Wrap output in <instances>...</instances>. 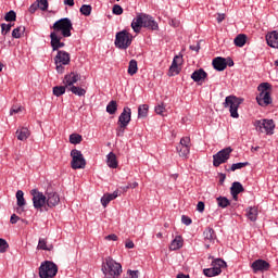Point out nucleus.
Returning <instances> with one entry per match:
<instances>
[{"label":"nucleus","mask_w":278,"mask_h":278,"mask_svg":"<svg viewBox=\"0 0 278 278\" xmlns=\"http://www.w3.org/2000/svg\"><path fill=\"white\" fill-rule=\"evenodd\" d=\"M51 29H53L52 33H55L56 36L61 31V36L63 38H71L72 36L71 31H73V22H71V18L68 17H63L56 21L51 27Z\"/></svg>","instance_id":"obj_4"},{"label":"nucleus","mask_w":278,"mask_h":278,"mask_svg":"<svg viewBox=\"0 0 278 278\" xmlns=\"http://www.w3.org/2000/svg\"><path fill=\"white\" fill-rule=\"evenodd\" d=\"M102 273L106 278H118L123 273V266L116 263L114 258L108 256L102 263Z\"/></svg>","instance_id":"obj_3"},{"label":"nucleus","mask_w":278,"mask_h":278,"mask_svg":"<svg viewBox=\"0 0 278 278\" xmlns=\"http://www.w3.org/2000/svg\"><path fill=\"white\" fill-rule=\"evenodd\" d=\"M184 247V238L181 236H177L170 243L169 249L170 251H178V249H181Z\"/></svg>","instance_id":"obj_28"},{"label":"nucleus","mask_w":278,"mask_h":278,"mask_svg":"<svg viewBox=\"0 0 278 278\" xmlns=\"http://www.w3.org/2000/svg\"><path fill=\"white\" fill-rule=\"evenodd\" d=\"M66 85L64 86H55L52 89V92L54 94V97H62V94H64L66 92Z\"/></svg>","instance_id":"obj_37"},{"label":"nucleus","mask_w":278,"mask_h":278,"mask_svg":"<svg viewBox=\"0 0 278 278\" xmlns=\"http://www.w3.org/2000/svg\"><path fill=\"white\" fill-rule=\"evenodd\" d=\"M50 45L52 47V51H59L63 47H65V43L62 42V37L58 36L55 33L50 34Z\"/></svg>","instance_id":"obj_18"},{"label":"nucleus","mask_w":278,"mask_h":278,"mask_svg":"<svg viewBox=\"0 0 278 278\" xmlns=\"http://www.w3.org/2000/svg\"><path fill=\"white\" fill-rule=\"evenodd\" d=\"M236 47H243L244 45H247V35L244 34H240L238 35L235 40H233Z\"/></svg>","instance_id":"obj_33"},{"label":"nucleus","mask_w":278,"mask_h":278,"mask_svg":"<svg viewBox=\"0 0 278 278\" xmlns=\"http://www.w3.org/2000/svg\"><path fill=\"white\" fill-rule=\"evenodd\" d=\"M25 34V26H20L13 29L12 38H21Z\"/></svg>","instance_id":"obj_40"},{"label":"nucleus","mask_w":278,"mask_h":278,"mask_svg":"<svg viewBox=\"0 0 278 278\" xmlns=\"http://www.w3.org/2000/svg\"><path fill=\"white\" fill-rule=\"evenodd\" d=\"M15 136L17 140L25 142V140H27V138L31 136V132H29V129L27 127H21L16 130Z\"/></svg>","instance_id":"obj_23"},{"label":"nucleus","mask_w":278,"mask_h":278,"mask_svg":"<svg viewBox=\"0 0 278 278\" xmlns=\"http://www.w3.org/2000/svg\"><path fill=\"white\" fill-rule=\"evenodd\" d=\"M154 111L156 112V114H159L160 116H164V112H166V106H164V103H161L159 105L155 106Z\"/></svg>","instance_id":"obj_48"},{"label":"nucleus","mask_w":278,"mask_h":278,"mask_svg":"<svg viewBox=\"0 0 278 278\" xmlns=\"http://www.w3.org/2000/svg\"><path fill=\"white\" fill-rule=\"evenodd\" d=\"M149 114V104H141L138 108V117L139 118H147Z\"/></svg>","instance_id":"obj_32"},{"label":"nucleus","mask_w":278,"mask_h":278,"mask_svg":"<svg viewBox=\"0 0 278 278\" xmlns=\"http://www.w3.org/2000/svg\"><path fill=\"white\" fill-rule=\"evenodd\" d=\"M8 247H10L8 244V241H5V239L0 238V253H5L8 251Z\"/></svg>","instance_id":"obj_49"},{"label":"nucleus","mask_w":278,"mask_h":278,"mask_svg":"<svg viewBox=\"0 0 278 278\" xmlns=\"http://www.w3.org/2000/svg\"><path fill=\"white\" fill-rule=\"evenodd\" d=\"M191 79H193V81L199 83V81H205V79H207V73L205 70L200 68V70H195L192 74H191Z\"/></svg>","instance_id":"obj_22"},{"label":"nucleus","mask_w":278,"mask_h":278,"mask_svg":"<svg viewBox=\"0 0 278 278\" xmlns=\"http://www.w3.org/2000/svg\"><path fill=\"white\" fill-rule=\"evenodd\" d=\"M138 73V61L131 60L128 66V75H136Z\"/></svg>","instance_id":"obj_36"},{"label":"nucleus","mask_w":278,"mask_h":278,"mask_svg":"<svg viewBox=\"0 0 278 278\" xmlns=\"http://www.w3.org/2000/svg\"><path fill=\"white\" fill-rule=\"evenodd\" d=\"M18 220H21V217H18V215H16V214H13L10 218L11 225H16L18 223Z\"/></svg>","instance_id":"obj_54"},{"label":"nucleus","mask_w":278,"mask_h":278,"mask_svg":"<svg viewBox=\"0 0 278 278\" xmlns=\"http://www.w3.org/2000/svg\"><path fill=\"white\" fill-rule=\"evenodd\" d=\"M224 18H225V14H217V17H216L217 23H223Z\"/></svg>","instance_id":"obj_62"},{"label":"nucleus","mask_w":278,"mask_h":278,"mask_svg":"<svg viewBox=\"0 0 278 278\" xmlns=\"http://www.w3.org/2000/svg\"><path fill=\"white\" fill-rule=\"evenodd\" d=\"M220 273H223V270L214 267L203 269V275H205V277H216L220 275Z\"/></svg>","instance_id":"obj_30"},{"label":"nucleus","mask_w":278,"mask_h":278,"mask_svg":"<svg viewBox=\"0 0 278 278\" xmlns=\"http://www.w3.org/2000/svg\"><path fill=\"white\" fill-rule=\"evenodd\" d=\"M247 216L249 220H251L252 223H255L257 220V207L255 206L249 207L247 210Z\"/></svg>","instance_id":"obj_29"},{"label":"nucleus","mask_w":278,"mask_h":278,"mask_svg":"<svg viewBox=\"0 0 278 278\" xmlns=\"http://www.w3.org/2000/svg\"><path fill=\"white\" fill-rule=\"evenodd\" d=\"M197 210H198V212H204L205 211V203L198 202Z\"/></svg>","instance_id":"obj_58"},{"label":"nucleus","mask_w":278,"mask_h":278,"mask_svg":"<svg viewBox=\"0 0 278 278\" xmlns=\"http://www.w3.org/2000/svg\"><path fill=\"white\" fill-rule=\"evenodd\" d=\"M129 123H131V109L125 106L117 121L116 136L118 138L125 136V129H127Z\"/></svg>","instance_id":"obj_5"},{"label":"nucleus","mask_w":278,"mask_h":278,"mask_svg":"<svg viewBox=\"0 0 278 278\" xmlns=\"http://www.w3.org/2000/svg\"><path fill=\"white\" fill-rule=\"evenodd\" d=\"M113 14H116V16H121V14H123V7L115 4L113 7Z\"/></svg>","instance_id":"obj_51"},{"label":"nucleus","mask_w":278,"mask_h":278,"mask_svg":"<svg viewBox=\"0 0 278 278\" xmlns=\"http://www.w3.org/2000/svg\"><path fill=\"white\" fill-rule=\"evenodd\" d=\"M134 40V36L129 34L126 29L116 33L114 45L116 49H121L123 51L129 49L131 47V42Z\"/></svg>","instance_id":"obj_6"},{"label":"nucleus","mask_w":278,"mask_h":278,"mask_svg":"<svg viewBox=\"0 0 278 278\" xmlns=\"http://www.w3.org/2000/svg\"><path fill=\"white\" fill-rule=\"evenodd\" d=\"M213 68H215V71H225V68H227V59L223 58V56H217L213 60Z\"/></svg>","instance_id":"obj_21"},{"label":"nucleus","mask_w":278,"mask_h":278,"mask_svg":"<svg viewBox=\"0 0 278 278\" xmlns=\"http://www.w3.org/2000/svg\"><path fill=\"white\" fill-rule=\"evenodd\" d=\"M60 205V194L55 191H46V212H49V208L56 207Z\"/></svg>","instance_id":"obj_14"},{"label":"nucleus","mask_w":278,"mask_h":278,"mask_svg":"<svg viewBox=\"0 0 278 278\" xmlns=\"http://www.w3.org/2000/svg\"><path fill=\"white\" fill-rule=\"evenodd\" d=\"M189 49L191 51H195L197 53H199V49H201V46L199 43L190 46Z\"/></svg>","instance_id":"obj_59"},{"label":"nucleus","mask_w":278,"mask_h":278,"mask_svg":"<svg viewBox=\"0 0 278 278\" xmlns=\"http://www.w3.org/2000/svg\"><path fill=\"white\" fill-rule=\"evenodd\" d=\"M129 278H138V270H131L129 269L128 271Z\"/></svg>","instance_id":"obj_57"},{"label":"nucleus","mask_w":278,"mask_h":278,"mask_svg":"<svg viewBox=\"0 0 278 278\" xmlns=\"http://www.w3.org/2000/svg\"><path fill=\"white\" fill-rule=\"evenodd\" d=\"M129 188H138V182L128 184V186H126L124 190H129Z\"/></svg>","instance_id":"obj_60"},{"label":"nucleus","mask_w":278,"mask_h":278,"mask_svg":"<svg viewBox=\"0 0 278 278\" xmlns=\"http://www.w3.org/2000/svg\"><path fill=\"white\" fill-rule=\"evenodd\" d=\"M232 151H233V149L228 147V148L220 150L216 154H214L213 155V165L215 167H218V166H220V164H225V162H227V160H229Z\"/></svg>","instance_id":"obj_13"},{"label":"nucleus","mask_w":278,"mask_h":278,"mask_svg":"<svg viewBox=\"0 0 278 278\" xmlns=\"http://www.w3.org/2000/svg\"><path fill=\"white\" fill-rule=\"evenodd\" d=\"M4 21H7V23H12L14 21H16V12L14 11H9L5 16H4Z\"/></svg>","instance_id":"obj_44"},{"label":"nucleus","mask_w":278,"mask_h":278,"mask_svg":"<svg viewBox=\"0 0 278 278\" xmlns=\"http://www.w3.org/2000/svg\"><path fill=\"white\" fill-rule=\"evenodd\" d=\"M181 223L184 224V225H192V219L190 218V217H188V216H186V215H182L181 216Z\"/></svg>","instance_id":"obj_52"},{"label":"nucleus","mask_w":278,"mask_h":278,"mask_svg":"<svg viewBox=\"0 0 278 278\" xmlns=\"http://www.w3.org/2000/svg\"><path fill=\"white\" fill-rule=\"evenodd\" d=\"M254 127L260 134L273 136L275 134V122L273 119H256Z\"/></svg>","instance_id":"obj_8"},{"label":"nucleus","mask_w":278,"mask_h":278,"mask_svg":"<svg viewBox=\"0 0 278 278\" xmlns=\"http://www.w3.org/2000/svg\"><path fill=\"white\" fill-rule=\"evenodd\" d=\"M213 268H217V270H223L222 268H227V263L222 258H216L212 262Z\"/></svg>","instance_id":"obj_35"},{"label":"nucleus","mask_w":278,"mask_h":278,"mask_svg":"<svg viewBox=\"0 0 278 278\" xmlns=\"http://www.w3.org/2000/svg\"><path fill=\"white\" fill-rule=\"evenodd\" d=\"M54 64L58 73H64V66L71 64V54L66 51L59 50L54 58Z\"/></svg>","instance_id":"obj_11"},{"label":"nucleus","mask_w":278,"mask_h":278,"mask_svg":"<svg viewBox=\"0 0 278 278\" xmlns=\"http://www.w3.org/2000/svg\"><path fill=\"white\" fill-rule=\"evenodd\" d=\"M12 29V24H1V34L2 36H8Z\"/></svg>","instance_id":"obj_46"},{"label":"nucleus","mask_w":278,"mask_h":278,"mask_svg":"<svg viewBox=\"0 0 278 278\" xmlns=\"http://www.w3.org/2000/svg\"><path fill=\"white\" fill-rule=\"evenodd\" d=\"M249 162H244V163H235L231 165L230 170L236 172V170H240V168H244V166H249Z\"/></svg>","instance_id":"obj_45"},{"label":"nucleus","mask_w":278,"mask_h":278,"mask_svg":"<svg viewBox=\"0 0 278 278\" xmlns=\"http://www.w3.org/2000/svg\"><path fill=\"white\" fill-rule=\"evenodd\" d=\"M104 240H109V241L112 240L113 242H116V240H118V236L112 233V235L104 237Z\"/></svg>","instance_id":"obj_56"},{"label":"nucleus","mask_w":278,"mask_h":278,"mask_svg":"<svg viewBox=\"0 0 278 278\" xmlns=\"http://www.w3.org/2000/svg\"><path fill=\"white\" fill-rule=\"evenodd\" d=\"M190 137H182L177 146V152L180 157H188L190 155Z\"/></svg>","instance_id":"obj_15"},{"label":"nucleus","mask_w":278,"mask_h":278,"mask_svg":"<svg viewBox=\"0 0 278 278\" xmlns=\"http://www.w3.org/2000/svg\"><path fill=\"white\" fill-rule=\"evenodd\" d=\"M240 192H244L242 184L238 181L232 182L230 187V194H232L235 201H238V194H240Z\"/></svg>","instance_id":"obj_20"},{"label":"nucleus","mask_w":278,"mask_h":278,"mask_svg":"<svg viewBox=\"0 0 278 278\" xmlns=\"http://www.w3.org/2000/svg\"><path fill=\"white\" fill-rule=\"evenodd\" d=\"M15 197L17 201V206L20 207L17 208V212H24L23 207L27 205V201H25V193L23 192V190H17Z\"/></svg>","instance_id":"obj_24"},{"label":"nucleus","mask_w":278,"mask_h":278,"mask_svg":"<svg viewBox=\"0 0 278 278\" xmlns=\"http://www.w3.org/2000/svg\"><path fill=\"white\" fill-rule=\"evenodd\" d=\"M177 278H190V276L186 274H178Z\"/></svg>","instance_id":"obj_64"},{"label":"nucleus","mask_w":278,"mask_h":278,"mask_svg":"<svg viewBox=\"0 0 278 278\" xmlns=\"http://www.w3.org/2000/svg\"><path fill=\"white\" fill-rule=\"evenodd\" d=\"M106 164L110 168H118V161L116 160V154H114V152L108 154Z\"/></svg>","instance_id":"obj_26"},{"label":"nucleus","mask_w":278,"mask_h":278,"mask_svg":"<svg viewBox=\"0 0 278 278\" xmlns=\"http://www.w3.org/2000/svg\"><path fill=\"white\" fill-rule=\"evenodd\" d=\"M71 166L73 170H78L79 168H86V159L84 157V154L81 151L74 149L71 151Z\"/></svg>","instance_id":"obj_12"},{"label":"nucleus","mask_w":278,"mask_h":278,"mask_svg":"<svg viewBox=\"0 0 278 278\" xmlns=\"http://www.w3.org/2000/svg\"><path fill=\"white\" fill-rule=\"evenodd\" d=\"M67 90H70V92L73 94H76V97H86V89L84 88L72 86Z\"/></svg>","instance_id":"obj_31"},{"label":"nucleus","mask_w":278,"mask_h":278,"mask_svg":"<svg viewBox=\"0 0 278 278\" xmlns=\"http://www.w3.org/2000/svg\"><path fill=\"white\" fill-rule=\"evenodd\" d=\"M81 140H84V137H81L79 134L70 135L71 144H80Z\"/></svg>","instance_id":"obj_39"},{"label":"nucleus","mask_w":278,"mask_h":278,"mask_svg":"<svg viewBox=\"0 0 278 278\" xmlns=\"http://www.w3.org/2000/svg\"><path fill=\"white\" fill-rule=\"evenodd\" d=\"M58 275V265L51 261H46L41 263L39 267L40 278H53Z\"/></svg>","instance_id":"obj_9"},{"label":"nucleus","mask_w":278,"mask_h":278,"mask_svg":"<svg viewBox=\"0 0 278 278\" xmlns=\"http://www.w3.org/2000/svg\"><path fill=\"white\" fill-rule=\"evenodd\" d=\"M117 198H118V191H114L113 193H106L101 198V204L103 205V207H108V204Z\"/></svg>","instance_id":"obj_25"},{"label":"nucleus","mask_w":278,"mask_h":278,"mask_svg":"<svg viewBox=\"0 0 278 278\" xmlns=\"http://www.w3.org/2000/svg\"><path fill=\"white\" fill-rule=\"evenodd\" d=\"M37 249H39L41 251H51V249H53V247L52 245L48 247L47 245V239L40 238L39 242H38V245H37Z\"/></svg>","instance_id":"obj_38"},{"label":"nucleus","mask_w":278,"mask_h":278,"mask_svg":"<svg viewBox=\"0 0 278 278\" xmlns=\"http://www.w3.org/2000/svg\"><path fill=\"white\" fill-rule=\"evenodd\" d=\"M125 247L126 249H134L135 244L132 243V241H127Z\"/></svg>","instance_id":"obj_63"},{"label":"nucleus","mask_w":278,"mask_h":278,"mask_svg":"<svg viewBox=\"0 0 278 278\" xmlns=\"http://www.w3.org/2000/svg\"><path fill=\"white\" fill-rule=\"evenodd\" d=\"M38 9L42 12H47L49 10V1L48 0H37L36 1Z\"/></svg>","instance_id":"obj_42"},{"label":"nucleus","mask_w":278,"mask_h":278,"mask_svg":"<svg viewBox=\"0 0 278 278\" xmlns=\"http://www.w3.org/2000/svg\"><path fill=\"white\" fill-rule=\"evenodd\" d=\"M20 112H23V106L13 105L10 110V115L14 116V114H18Z\"/></svg>","instance_id":"obj_50"},{"label":"nucleus","mask_w":278,"mask_h":278,"mask_svg":"<svg viewBox=\"0 0 278 278\" xmlns=\"http://www.w3.org/2000/svg\"><path fill=\"white\" fill-rule=\"evenodd\" d=\"M79 79H81V75L77 74V72H71L64 76L63 84L68 90V88H73V86H75Z\"/></svg>","instance_id":"obj_17"},{"label":"nucleus","mask_w":278,"mask_h":278,"mask_svg":"<svg viewBox=\"0 0 278 278\" xmlns=\"http://www.w3.org/2000/svg\"><path fill=\"white\" fill-rule=\"evenodd\" d=\"M217 204L219 207H228V205H230L229 199L225 198V197H219L217 198Z\"/></svg>","instance_id":"obj_43"},{"label":"nucleus","mask_w":278,"mask_h":278,"mask_svg":"<svg viewBox=\"0 0 278 278\" xmlns=\"http://www.w3.org/2000/svg\"><path fill=\"white\" fill-rule=\"evenodd\" d=\"M144 27L146 29H151L152 31H157L160 26L157 22L151 16L144 13H139L131 22V28L135 34H140V30Z\"/></svg>","instance_id":"obj_1"},{"label":"nucleus","mask_w":278,"mask_h":278,"mask_svg":"<svg viewBox=\"0 0 278 278\" xmlns=\"http://www.w3.org/2000/svg\"><path fill=\"white\" fill-rule=\"evenodd\" d=\"M64 5H70V8H73V5H75V0H64Z\"/></svg>","instance_id":"obj_61"},{"label":"nucleus","mask_w":278,"mask_h":278,"mask_svg":"<svg viewBox=\"0 0 278 278\" xmlns=\"http://www.w3.org/2000/svg\"><path fill=\"white\" fill-rule=\"evenodd\" d=\"M118 110V103H116L115 100H112L106 105V112L108 114H116V111Z\"/></svg>","instance_id":"obj_34"},{"label":"nucleus","mask_w":278,"mask_h":278,"mask_svg":"<svg viewBox=\"0 0 278 278\" xmlns=\"http://www.w3.org/2000/svg\"><path fill=\"white\" fill-rule=\"evenodd\" d=\"M257 90L260 94L256 101L261 108H268L273 103V86L269 83H262L258 85Z\"/></svg>","instance_id":"obj_2"},{"label":"nucleus","mask_w":278,"mask_h":278,"mask_svg":"<svg viewBox=\"0 0 278 278\" xmlns=\"http://www.w3.org/2000/svg\"><path fill=\"white\" fill-rule=\"evenodd\" d=\"M251 268L255 275L256 273H266V270L270 269V263L258 258L251 264Z\"/></svg>","instance_id":"obj_16"},{"label":"nucleus","mask_w":278,"mask_h":278,"mask_svg":"<svg viewBox=\"0 0 278 278\" xmlns=\"http://www.w3.org/2000/svg\"><path fill=\"white\" fill-rule=\"evenodd\" d=\"M265 39L268 47H271V49H278V30L268 33Z\"/></svg>","instance_id":"obj_19"},{"label":"nucleus","mask_w":278,"mask_h":278,"mask_svg":"<svg viewBox=\"0 0 278 278\" xmlns=\"http://www.w3.org/2000/svg\"><path fill=\"white\" fill-rule=\"evenodd\" d=\"M33 205L35 210H45L47 212V193L40 192L38 189H31Z\"/></svg>","instance_id":"obj_10"},{"label":"nucleus","mask_w":278,"mask_h":278,"mask_svg":"<svg viewBox=\"0 0 278 278\" xmlns=\"http://www.w3.org/2000/svg\"><path fill=\"white\" fill-rule=\"evenodd\" d=\"M244 99L242 98H238L236 96H228L226 97L223 106L229 109L230 116L232 118H240V114H238V108H240V105H242Z\"/></svg>","instance_id":"obj_7"},{"label":"nucleus","mask_w":278,"mask_h":278,"mask_svg":"<svg viewBox=\"0 0 278 278\" xmlns=\"http://www.w3.org/2000/svg\"><path fill=\"white\" fill-rule=\"evenodd\" d=\"M179 64H181V56L176 55L172 62L170 66H179Z\"/></svg>","instance_id":"obj_53"},{"label":"nucleus","mask_w":278,"mask_h":278,"mask_svg":"<svg viewBox=\"0 0 278 278\" xmlns=\"http://www.w3.org/2000/svg\"><path fill=\"white\" fill-rule=\"evenodd\" d=\"M80 14L84 16H90V14H92V7L90 4H83L80 7Z\"/></svg>","instance_id":"obj_41"},{"label":"nucleus","mask_w":278,"mask_h":278,"mask_svg":"<svg viewBox=\"0 0 278 278\" xmlns=\"http://www.w3.org/2000/svg\"><path fill=\"white\" fill-rule=\"evenodd\" d=\"M205 242H214L216 240V232L214 228H206L203 232Z\"/></svg>","instance_id":"obj_27"},{"label":"nucleus","mask_w":278,"mask_h":278,"mask_svg":"<svg viewBox=\"0 0 278 278\" xmlns=\"http://www.w3.org/2000/svg\"><path fill=\"white\" fill-rule=\"evenodd\" d=\"M38 9V4L35 2L29 7L28 12H30V14H35Z\"/></svg>","instance_id":"obj_55"},{"label":"nucleus","mask_w":278,"mask_h":278,"mask_svg":"<svg viewBox=\"0 0 278 278\" xmlns=\"http://www.w3.org/2000/svg\"><path fill=\"white\" fill-rule=\"evenodd\" d=\"M180 71L181 68H179V66H170L168 75L169 77H175V75H179Z\"/></svg>","instance_id":"obj_47"}]
</instances>
